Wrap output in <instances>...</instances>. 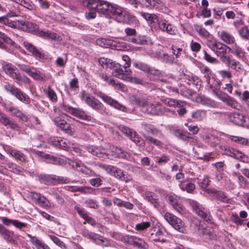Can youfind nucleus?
I'll return each mask as SVG.
<instances>
[{"mask_svg":"<svg viewBox=\"0 0 249 249\" xmlns=\"http://www.w3.org/2000/svg\"><path fill=\"white\" fill-rule=\"evenodd\" d=\"M145 199L149 202L155 208L160 207V201L158 196L154 192L146 191L145 193Z\"/></svg>","mask_w":249,"mask_h":249,"instance_id":"b1692460","label":"nucleus"},{"mask_svg":"<svg viewBox=\"0 0 249 249\" xmlns=\"http://www.w3.org/2000/svg\"><path fill=\"white\" fill-rule=\"evenodd\" d=\"M164 103L168 106L174 107H182L186 104V102L185 101H182L181 100L172 98H167L165 99Z\"/></svg>","mask_w":249,"mask_h":249,"instance_id":"f704fd0d","label":"nucleus"},{"mask_svg":"<svg viewBox=\"0 0 249 249\" xmlns=\"http://www.w3.org/2000/svg\"><path fill=\"white\" fill-rule=\"evenodd\" d=\"M151 227V222L150 221H142L135 225V230L138 231H146L148 228Z\"/></svg>","mask_w":249,"mask_h":249,"instance_id":"37998d69","label":"nucleus"},{"mask_svg":"<svg viewBox=\"0 0 249 249\" xmlns=\"http://www.w3.org/2000/svg\"><path fill=\"white\" fill-rule=\"evenodd\" d=\"M129 138L139 146L143 147L145 145L144 140L135 131H133L132 134H130Z\"/></svg>","mask_w":249,"mask_h":249,"instance_id":"e433bc0d","label":"nucleus"},{"mask_svg":"<svg viewBox=\"0 0 249 249\" xmlns=\"http://www.w3.org/2000/svg\"><path fill=\"white\" fill-rule=\"evenodd\" d=\"M109 150L111 156L114 158L127 159L130 156L127 152L123 151L121 148H118L114 145H110L109 146Z\"/></svg>","mask_w":249,"mask_h":249,"instance_id":"412c9836","label":"nucleus"},{"mask_svg":"<svg viewBox=\"0 0 249 249\" xmlns=\"http://www.w3.org/2000/svg\"><path fill=\"white\" fill-rule=\"evenodd\" d=\"M49 163H51L56 165H63L66 164V161L61 158L52 156Z\"/></svg>","mask_w":249,"mask_h":249,"instance_id":"e2e57ef3","label":"nucleus"},{"mask_svg":"<svg viewBox=\"0 0 249 249\" xmlns=\"http://www.w3.org/2000/svg\"><path fill=\"white\" fill-rule=\"evenodd\" d=\"M69 163L71 165L73 168L75 169L77 171L88 175L89 177H99L94 171L84 165H80L78 163L72 160H70Z\"/></svg>","mask_w":249,"mask_h":249,"instance_id":"4468645a","label":"nucleus"},{"mask_svg":"<svg viewBox=\"0 0 249 249\" xmlns=\"http://www.w3.org/2000/svg\"><path fill=\"white\" fill-rule=\"evenodd\" d=\"M162 90L168 94H173L174 93H179V89L177 88L173 87L171 86H166L162 88Z\"/></svg>","mask_w":249,"mask_h":249,"instance_id":"69168bd1","label":"nucleus"},{"mask_svg":"<svg viewBox=\"0 0 249 249\" xmlns=\"http://www.w3.org/2000/svg\"><path fill=\"white\" fill-rule=\"evenodd\" d=\"M206 192L208 193L213 194L217 200L223 203H231V199L229 198L223 191L217 190L213 188H209L207 189Z\"/></svg>","mask_w":249,"mask_h":249,"instance_id":"f3484780","label":"nucleus"},{"mask_svg":"<svg viewBox=\"0 0 249 249\" xmlns=\"http://www.w3.org/2000/svg\"><path fill=\"white\" fill-rule=\"evenodd\" d=\"M189 203L193 211L196 214L203 218L207 222H211L212 216L209 213L207 212V210L201 205L193 200H190Z\"/></svg>","mask_w":249,"mask_h":249,"instance_id":"9b49d317","label":"nucleus"},{"mask_svg":"<svg viewBox=\"0 0 249 249\" xmlns=\"http://www.w3.org/2000/svg\"><path fill=\"white\" fill-rule=\"evenodd\" d=\"M150 5L157 10H160L163 6V3L160 0H146Z\"/></svg>","mask_w":249,"mask_h":249,"instance_id":"bf43d9fd","label":"nucleus"},{"mask_svg":"<svg viewBox=\"0 0 249 249\" xmlns=\"http://www.w3.org/2000/svg\"><path fill=\"white\" fill-rule=\"evenodd\" d=\"M29 75L34 79L37 80L43 81L44 80L45 75L36 68L33 67L30 71Z\"/></svg>","mask_w":249,"mask_h":249,"instance_id":"49530a36","label":"nucleus"},{"mask_svg":"<svg viewBox=\"0 0 249 249\" xmlns=\"http://www.w3.org/2000/svg\"><path fill=\"white\" fill-rule=\"evenodd\" d=\"M39 181L47 185H55L57 184L69 183L70 179L67 177L57 176L56 175H40Z\"/></svg>","mask_w":249,"mask_h":249,"instance_id":"0eeeda50","label":"nucleus"},{"mask_svg":"<svg viewBox=\"0 0 249 249\" xmlns=\"http://www.w3.org/2000/svg\"><path fill=\"white\" fill-rule=\"evenodd\" d=\"M202 72L204 74V77L206 79V82H207V84L209 85L210 87L211 88V86H212L213 87V89L216 87V82H218L217 81H215L213 84H214V85H212L210 84V80H211V72L210 71V69L207 67H205L204 69H202L201 70Z\"/></svg>","mask_w":249,"mask_h":249,"instance_id":"8fccbe9b","label":"nucleus"},{"mask_svg":"<svg viewBox=\"0 0 249 249\" xmlns=\"http://www.w3.org/2000/svg\"><path fill=\"white\" fill-rule=\"evenodd\" d=\"M82 235L89 239L91 240L94 243H96L99 234L94 232L90 231L87 230H85L82 231Z\"/></svg>","mask_w":249,"mask_h":249,"instance_id":"603ef678","label":"nucleus"},{"mask_svg":"<svg viewBox=\"0 0 249 249\" xmlns=\"http://www.w3.org/2000/svg\"><path fill=\"white\" fill-rule=\"evenodd\" d=\"M100 3L99 4L98 11L103 13L104 15L109 17L110 16L111 9L113 5L107 1L100 0Z\"/></svg>","mask_w":249,"mask_h":249,"instance_id":"393cba45","label":"nucleus"},{"mask_svg":"<svg viewBox=\"0 0 249 249\" xmlns=\"http://www.w3.org/2000/svg\"><path fill=\"white\" fill-rule=\"evenodd\" d=\"M89 152L103 160L108 158V154L104 148L100 147L90 146L87 147Z\"/></svg>","mask_w":249,"mask_h":249,"instance_id":"aec40b11","label":"nucleus"},{"mask_svg":"<svg viewBox=\"0 0 249 249\" xmlns=\"http://www.w3.org/2000/svg\"><path fill=\"white\" fill-rule=\"evenodd\" d=\"M230 139L234 142L238 143V144H242V145L249 146V139H246L245 138L231 136Z\"/></svg>","mask_w":249,"mask_h":249,"instance_id":"5fc2aeb1","label":"nucleus"},{"mask_svg":"<svg viewBox=\"0 0 249 249\" xmlns=\"http://www.w3.org/2000/svg\"><path fill=\"white\" fill-rule=\"evenodd\" d=\"M174 135L177 138L183 141H189L191 139L194 140V137L190 136L189 133L179 129L174 131Z\"/></svg>","mask_w":249,"mask_h":249,"instance_id":"72a5a7b5","label":"nucleus"},{"mask_svg":"<svg viewBox=\"0 0 249 249\" xmlns=\"http://www.w3.org/2000/svg\"><path fill=\"white\" fill-rule=\"evenodd\" d=\"M191 117L196 121H201L206 117V111L204 110H197L193 112Z\"/></svg>","mask_w":249,"mask_h":249,"instance_id":"79ce46f5","label":"nucleus"},{"mask_svg":"<svg viewBox=\"0 0 249 249\" xmlns=\"http://www.w3.org/2000/svg\"><path fill=\"white\" fill-rule=\"evenodd\" d=\"M28 236L30 237V242L36 249H50L47 244L38 237L31 235H29Z\"/></svg>","mask_w":249,"mask_h":249,"instance_id":"a878e982","label":"nucleus"},{"mask_svg":"<svg viewBox=\"0 0 249 249\" xmlns=\"http://www.w3.org/2000/svg\"><path fill=\"white\" fill-rule=\"evenodd\" d=\"M225 154L244 162L249 161V158L241 151L232 147H227L225 148Z\"/></svg>","mask_w":249,"mask_h":249,"instance_id":"ddd939ff","label":"nucleus"},{"mask_svg":"<svg viewBox=\"0 0 249 249\" xmlns=\"http://www.w3.org/2000/svg\"><path fill=\"white\" fill-rule=\"evenodd\" d=\"M61 140V137H52L48 139V142L55 147H58Z\"/></svg>","mask_w":249,"mask_h":249,"instance_id":"338daca9","label":"nucleus"},{"mask_svg":"<svg viewBox=\"0 0 249 249\" xmlns=\"http://www.w3.org/2000/svg\"><path fill=\"white\" fill-rule=\"evenodd\" d=\"M143 136L146 141L149 143H152L157 146H161L162 145V142L156 139L146 135H143Z\"/></svg>","mask_w":249,"mask_h":249,"instance_id":"680f3d73","label":"nucleus"},{"mask_svg":"<svg viewBox=\"0 0 249 249\" xmlns=\"http://www.w3.org/2000/svg\"><path fill=\"white\" fill-rule=\"evenodd\" d=\"M229 118L230 122L236 125H246L247 120L242 114L236 112L231 113L229 115Z\"/></svg>","mask_w":249,"mask_h":249,"instance_id":"6ab92c4d","label":"nucleus"},{"mask_svg":"<svg viewBox=\"0 0 249 249\" xmlns=\"http://www.w3.org/2000/svg\"><path fill=\"white\" fill-rule=\"evenodd\" d=\"M131 41L135 44L142 45H152L150 38L146 36H140L135 38H131Z\"/></svg>","mask_w":249,"mask_h":249,"instance_id":"cd10ccee","label":"nucleus"},{"mask_svg":"<svg viewBox=\"0 0 249 249\" xmlns=\"http://www.w3.org/2000/svg\"><path fill=\"white\" fill-rule=\"evenodd\" d=\"M241 37L246 39H249V30L247 27H244L239 32Z\"/></svg>","mask_w":249,"mask_h":249,"instance_id":"774afa93","label":"nucleus"},{"mask_svg":"<svg viewBox=\"0 0 249 249\" xmlns=\"http://www.w3.org/2000/svg\"><path fill=\"white\" fill-rule=\"evenodd\" d=\"M124 10V9L119 6L113 5L111 9L110 16H109V17H113L119 22V18L122 17Z\"/></svg>","mask_w":249,"mask_h":249,"instance_id":"7c9ffc66","label":"nucleus"},{"mask_svg":"<svg viewBox=\"0 0 249 249\" xmlns=\"http://www.w3.org/2000/svg\"><path fill=\"white\" fill-rule=\"evenodd\" d=\"M45 95L49 99L53 102H56L57 101V96L55 91L49 86L47 89H44Z\"/></svg>","mask_w":249,"mask_h":249,"instance_id":"de8ad7c7","label":"nucleus"},{"mask_svg":"<svg viewBox=\"0 0 249 249\" xmlns=\"http://www.w3.org/2000/svg\"><path fill=\"white\" fill-rule=\"evenodd\" d=\"M100 2V0H85L83 1V5L90 10H96L98 11Z\"/></svg>","mask_w":249,"mask_h":249,"instance_id":"58836bf2","label":"nucleus"},{"mask_svg":"<svg viewBox=\"0 0 249 249\" xmlns=\"http://www.w3.org/2000/svg\"><path fill=\"white\" fill-rule=\"evenodd\" d=\"M213 51L218 56L220 57L222 61L224 63V60L228 58L229 56L227 54L226 48H211Z\"/></svg>","mask_w":249,"mask_h":249,"instance_id":"a19ab883","label":"nucleus"},{"mask_svg":"<svg viewBox=\"0 0 249 249\" xmlns=\"http://www.w3.org/2000/svg\"><path fill=\"white\" fill-rule=\"evenodd\" d=\"M121 241L126 244L133 245L139 249L146 248V244L143 239L136 236L126 235L122 237Z\"/></svg>","mask_w":249,"mask_h":249,"instance_id":"1a4fd4ad","label":"nucleus"},{"mask_svg":"<svg viewBox=\"0 0 249 249\" xmlns=\"http://www.w3.org/2000/svg\"><path fill=\"white\" fill-rule=\"evenodd\" d=\"M82 235L89 239L91 240L94 243H96L99 234L94 232L90 231L87 230H85L82 231Z\"/></svg>","mask_w":249,"mask_h":249,"instance_id":"3c124183","label":"nucleus"},{"mask_svg":"<svg viewBox=\"0 0 249 249\" xmlns=\"http://www.w3.org/2000/svg\"><path fill=\"white\" fill-rule=\"evenodd\" d=\"M133 65L142 71H145L150 74L154 75H158L160 74V71L153 68H151L148 65L142 62H138L133 64Z\"/></svg>","mask_w":249,"mask_h":249,"instance_id":"5701e85b","label":"nucleus"},{"mask_svg":"<svg viewBox=\"0 0 249 249\" xmlns=\"http://www.w3.org/2000/svg\"><path fill=\"white\" fill-rule=\"evenodd\" d=\"M164 228L157 224L149 230L148 236L154 241L165 243L167 240L162 238L164 235Z\"/></svg>","mask_w":249,"mask_h":249,"instance_id":"6e6552de","label":"nucleus"},{"mask_svg":"<svg viewBox=\"0 0 249 249\" xmlns=\"http://www.w3.org/2000/svg\"><path fill=\"white\" fill-rule=\"evenodd\" d=\"M2 68L5 72L12 78L16 79L17 83L21 81L22 77L16 68L11 64L3 62Z\"/></svg>","mask_w":249,"mask_h":249,"instance_id":"f8f14e48","label":"nucleus"},{"mask_svg":"<svg viewBox=\"0 0 249 249\" xmlns=\"http://www.w3.org/2000/svg\"><path fill=\"white\" fill-rule=\"evenodd\" d=\"M141 16L146 21L151 23H154L158 21V17L154 14H150L145 12H141Z\"/></svg>","mask_w":249,"mask_h":249,"instance_id":"09e8293b","label":"nucleus"},{"mask_svg":"<svg viewBox=\"0 0 249 249\" xmlns=\"http://www.w3.org/2000/svg\"><path fill=\"white\" fill-rule=\"evenodd\" d=\"M95 244L105 247H108L110 245V243L107 239L99 234Z\"/></svg>","mask_w":249,"mask_h":249,"instance_id":"0e129e2a","label":"nucleus"},{"mask_svg":"<svg viewBox=\"0 0 249 249\" xmlns=\"http://www.w3.org/2000/svg\"><path fill=\"white\" fill-rule=\"evenodd\" d=\"M96 43L100 47H126L124 44L118 42L117 39L113 38H99Z\"/></svg>","mask_w":249,"mask_h":249,"instance_id":"dca6fc26","label":"nucleus"},{"mask_svg":"<svg viewBox=\"0 0 249 249\" xmlns=\"http://www.w3.org/2000/svg\"><path fill=\"white\" fill-rule=\"evenodd\" d=\"M216 87L213 89V87L211 86V89L213 90V94L220 100L225 103L227 106L233 108H237L239 107L237 102L232 97L219 91L220 88L219 82H216Z\"/></svg>","mask_w":249,"mask_h":249,"instance_id":"39448f33","label":"nucleus"},{"mask_svg":"<svg viewBox=\"0 0 249 249\" xmlns=\"http://www.w3.org/2000/svg\"><path fill=\"white\" fill-rule=\"evenodd\" d=\"M55 124L59 127L61 130L67 131L70 130V124L66 121L60 117H56L53 120Z\"/></svg>","mask_w":249,"mask_h":249,"instance_id":"2f4dec72","label":"nucleus"},{"mask_svg":"<svg viewBox=\"0 0 249 249\" xmlns=\"http://www.w3.org/2000/svg\"><path fill=\"white\" fill-rule=\"evenodd\" d=\"M0 234L8 242L15 243L16 241V237L14 232L6 229L4 227L0 231Z\"/></svg>","mask_w":249,"mask_h":249,"instance_id":"bb28decb","label":"nucleus"},{"mask_svg":"<svg viewBox=\"0 0 249 249\" xmlns=\"http://www.w3.org/2000/svg\"><path fill=\"white\" fill-rule=\"evenodd\" d=\"M136 20V19L134 16L131 15L130 13L126 10H124L122 17L119 18V22L131 24L135 22Z\"/></svg>","mask_w":249,"mask_h":249,"instance_id":"c756f323","label":"nucleus"},{"mask_svg":"<svg viewBox=\"0 0 249 249\" xmlns=\"http://www.w3.org/2000/svg\"><path fill=\"white\" fill-rule=\"evenodd\" d=\"M220 39L226 43L232 45L235 43V38L231 34L225 31H222L219 33Z\"/></svg>","mask_w":249,"mask_h":249,"instance_id":"c85d7f7f","label":"nucleus"},{"mask_svg":"<svg viewBox=\"0 0 249 249\" xmlns=\"http://www.w3.org/2000/svg\"><path fill=\"white\" fill-rule=\"evenodd\" d=\"M20 24L23 29H26L28 32L32 33L37 36L54 40H60L61 37L54 32L49 31H44L40 29L37 25L32 22H21Z\"/></svg>","mask_w":249,"mask_h":249,"instance_id":"7ed1b4c3","label":"nucleus"},{"mask_svg":"<svg viewBox=\"0 0 249 249\" xmlns=\"http://www.w3.org/2000/svg\"><path fill=\"white\" fill-rule=\"evenodd\" d=\"M5 110L10 113L13 116L17 117L18 114L21 111L17 107L11 105H7L4 106Z\"/></svg>","mask_w":249,"mask_h":249,"instance_id":"13d9d810","label":"nucleus"},{"mask_svg":"<svg viewBox=\"0 0 249 249\" xmlns=\"http://www.w3.org/2000/svg\"><path fill=\"white\" fill-rule=\"evenodd\" d=\"M224 63L231 69L239 71L241 69V64L235 59H231L230 57L224 60Z\"/></svg>","mask_w":249,"mask_h":249,"instance_id":"c9c22d12","label":"nucleus"},{"mask_svg":"<svg viewBox=\"0 0 249 249\" xmlns=\"http://www.w3.org/2000/svg\"><path fill=\"white\" fill-rule=\"evenodd\" d=\"M82 235L89 239L91 240L94 243H96L99 234L94 232L90 231L87 230H85L82 231Z\"/></svg>","mask_w":249,"mask_h":249,"instance_id":"864d4df0","label":"nucleus"},{"mask_svg":"<svg viewBox=\"0 0 249 249\" xmlns=\"http://www.w3.org/2000/svg\"><path fill=\"white\" fill-rule=\"evenodd\" d=\"M97 95L101 99H102L105 103L114 107L115 108L122 111L124 112H126L127 111V109L122 104H120L118 102V101L113 99L111 97L107 95V94L101 91H99L97 93Z\"/></svg>","mask_w":249,"mask_h":249,"instance_id":"9d476101","label":"nucleus"},{"mask_svg":"<svg viewBox=\"0 0 249 249\" xmlns=\"http://www.w3.org/2000/svg\"><path fill=\"white\" fill-rule=\"evenodd\" d=\"M92 190V188L90 187H71L70 190L74 192H80L83 193H87L90 192Z\"/></svg>","mask_w":249,"mask_h":249,"instance_id":"052dcab7","label":"nucleus"},{"mask_svg":"<svg viewBox=\"0 0 249 249\" xmlns=\"http://www.w3.org/2000/svg\"><path fill=\"white\" fill-rule=\"evenodd\" d=\"M94 165L95 166H98L100 168L104 169L108 174L110 175L114 176L115 175L116 167L110 165H107L106 164H102L100 163H95Z\"/></svg>","mask_w":249,"mask_h":249,"instance_id":"ea45409f","label":"nucleus"},{"mask_svg":"<svg viewBox=\"0 0 249 249\" xmlns=\"http://www.w3.org/2000/svg\"><path fill=\"white\" fill-rule=\"evenodd\" d=\"M40 207L44 209H48L51 207V204L49 200L46 197L41 195L37 203Z\"/></svg>","mask_w":249,"mask_h":249,"instance_id":"4d7b16f0","label":"nucleus"},{"mask_svg":"<svg viewBox=\"0 0 249 249\" xmlns=\"http://www.w3.org/2000/svg\"><path fill=\"white\" fill-rule=\"evenodd\" d=\"M142 127L146 132L154 135L158 136L160 134V131L152 124H142Z\"/></svg>","mask_w":249,"mask_h":249,"instance_id":"c03bdc74","label":"nucleus"},{"mask_svg":"<svg viewBox=\"0 0 249 249\" xmlns=\"http://www.w3.org/2000/svg\"><path fill=\"white\" fill-rule=\"evenodd\" d=\"M181 79L187 84L195 86L197 89H199L201 88V80L195 75L184 74Z\"/></svg>","mask_w":249,"mask_h":249,"instance_id":"a211bd4d","label":"nucleus"},{"mask_svg":"<svg viewBox=\"0 0 249 249\" xmlns=\"http://www.w3.org/2000/svg\"><path fill=\"white\" fill-rule=\"evenodd\" d=\"M164 217L175 230L182 233H186L184 223L180 219L170 213H166Z\"/></svg>","mask_w":249,"mask_h":249,"instance_id":"423d86ee","label":"nucleus"},{"mask_svg":"<svg viewBox=\"0 0 249 249\" xmlns=\"http://www.w3.org/2000/svg\"><path fill=\"white\" fill-rule=\"evenodd\" d=\"M81 100L93 109L100 111L104 108V105L94 96L85 91H81L79 94Z\"/></svg>","mask_w":249,"mask_h":249,"instance_id":"20e7f679","label":"nucleus"},{"mask_svg":"<svg viewBox=\"0 0 249 249\" xmlns=\"http://www.w3.org/2000/svg\"><path fill=\"white\" fill-rule=\"evenodd\" d=\"M151 56L157 58L165 62H169L172 61V57L169 56L167 53H161L160 52L156 51L153 52L151 54Z\"/></svg>","mask_w":249,"mask_h":249,"instance_id":"4c0bfd02","label":"nucleus"},{"mask_svg":"<svg viewBox=\"0 0 249 249\" xmlns=\"http://www.w3.org/2000/svg\"><path fill=\"white\" fill-rule=\"evenodd\" d=\"M3 88L7 92L10 93L17 99L22 92L19 89L10 84L5 85Z\"/></svg>","mask_w":249,"mask_h":249,"instance_id":"473e14b6","label":"nucleus"},{"mask_svg":"<svg viewBox=\"0 0 249 249\" xmlns=\"http://www.w3.org/2000/svg\"><path fill=\"white\" fill-rule=\"evenodd\" d=\"M115 175L114 177L119 178L122 180L128 182L130 180V177L127 175L121 169L116 168L115 169Z\"/></svg>","mask_w":249,"mask_h":249,"instance_id":"a18cd8bd","label":"nucleus"},{"mask_svg":"<svg viewBox=\"0 0 249 249\" xmlns=\"http://www.w3.org/2000/svg\"><path fill=\"white\" fill-rule=\"evenodd\" d=\"M6 152L17 160L24 162L27 161L26 156L19 150L9 147L7 149Z\"/></svg>","mask_w":249,"mask_h":249,"instance_id":"4be33fe9","label":"nucleus"},{"mask_svg":"<svg viewBox=\"0 0 249 249\" xmlns=\"http://www.w3.org/2000/svg\"><path fill=\"white\" fill-rule=\"evenodd\" d=\"M134 103L139 106L141 110L145 113L156 115H160L163 112V107L159 103H149L146 99L140 97L135 98Z\"/></svg>","mask_w":249,"mask_h":249,"instance_id":"f03ea898","label":"nucleus"},{"mask_svg":"<svg viewBox=\"0 0 249 249\" xmlns=\"http://www.w3.org/2000/svg\"><path fill=\"white\" fill-rule=\"evenodd\" d=\"M65 110L80 119L87 121L91 120V117L87 115L82 109L76 108L70 106H65Z\"/></svg>","mask_w":249,"mask_h":249,"instance_id":"2eb2a0df","label":"nucleus"},{"mask_svg":"<svg viewBox=\"0 0 249 249\" xmlns=\"http://www.w3.org/2000/svg\"><path fill=\"white\" fill-rule=\"evenodd\" d=\"M195 30L201 36L208 37L210 34L201 25L198 24H195L194 25Z\"/></svg>","mask_w":249,"mask_h":249,"instance_id":"6e6d98bb","label":"nucleus"},{"mask_svg":"<svg viewBox=\"0 0 249 249\" xmlns=\"http://www.w3.org/2000/svg\"><path fill=\"white\" fill-rule=\"evenodd\" d=\"M99 62L101 65H105L107 68L113 69L114 71L112 72L113 74L116 77L123 80L134 82L136 83H140V80L137 78L131 77L132 72L131 71H124L121 68V66L118 63H115L112 60L107 58H101L99 60Z\"/></svg>","mask_w":249,"mask_h":249,"instance_id":"f257e3e1","label":"nucleus"}]
</instances>
